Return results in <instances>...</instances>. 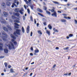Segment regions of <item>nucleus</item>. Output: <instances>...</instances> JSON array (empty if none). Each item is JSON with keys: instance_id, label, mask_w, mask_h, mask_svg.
<instances>
[{"instance_id": "nucleus-1", "label": "nucleus", "mask_w": 77, "mask_h": 77, "mask_svg": "<svg viewBox=\"0 0 77 77\" xmlns=\"http://www.w3.org/2000/svg\"><path fill=\"white\" fill-rule=\"evenodd\" d=\"M10 43L11 44H8V45H6L8 47V49L10 50H12V49H14V50L15 49V48L14 47V45L13 43H12L11 42H10Z\"/></svg>"}, {"instance_id": "nucleus-2", "label": "nucleus", "mask_w": 77, "mask_h": 77, "mask_svg": "<svg viewBox=\"0 0 77 77\" xmlns=\"http://www.w3.org/2000/svg\"><path fill=\"white\" fill-rule=\"evenodd\" d=\"M21 31L20 30V29H17L16 31L15 32H14V36H17V37H18V36L17 35V34L18 35H20L21 33L20 32Z\"/></svg>"}, {"instance_id": "nucleus-3", "label": "nucleus", "mask_w": 77, "mask_h": 77, "mask_svg": "<svg viewBox=\"0 0 77 77\" xmlns=\"http://www.w3.org/2000/svg\"><path fill=\"white\" fill-rule=\"evenodd\" d=\"M0 21L2 24H6V21L2 17L0 19Z\"/></svg>"}, {"instance_id": "nucleus-4", "label": "nucleus", "mask_w": 77, "mask_h": 77, "mask_svg": "<svg viewBox=\"0 0 77 77\" xmlns=\"http://www.w3.org/2000/svg\"><path fill=\"white\" fill-rule=\"evenodd\" d=\"M2 36H3V37L4 38H3V40H5V38H7L8 36H7V35L6 34H5V32H4V33H2Z\"/></svg>"}, {"instance_id": "nucleus-5", "label": "nucleus", "mask_w": 77, "mask_h": 77, "mask_svg": "<svg viewBox=\"0 0 77 77\" xmlns=\"http://www.w3.org/2000/svg\"><path fill=\"white\" fill-rule=\"evenodd\" d=\"M3 44L2 43H0V51L3 50Z\"/></svg>"}, {"instance_id": "nucleus-6", "label": "nucleus", "mask_w": 77, "mask_h": 77, "mask_svg": "<svg viewBox=\"0 0 77 77\" xmlns=\"http://www.w3.org/2000/svg\"><path fill=\"white\" fill-rule=\"evenodd\" d=\"M35 53H34L35 55H36V53H38L39 52V51L38 49L36 48V50L34 51Z\"/></svg>"}, {"instance_id": "nucleus-7", "label": "nucleus", "mask_w": 77, "mask_h": 77, "mask_svg": "<svg viewBox=\"0 0 77 77\" xmlns=\"http://www.w3.org/2000/svg\"><path fill=\"white\" fill-rule=\"evenodd\" d=\"M14 25H15L14 26V27L16 28V29H18V28H19V27H18V26H20L19 25H18V24H17V23H14Z\"/></svg>"}, {"instance_id": "nucleus-8", "label": "nucleus", "mask_w": 77, "mask_h": 77, "mask_svg": "<svg viewBox=\"0 0 77 77\" xmlns=\"http://www.w3.org/2000/svg\"><path fill=\"white\" fill-rule=\"evenodd\" d=\"M52 16H54L55 17H57V13L56 11L54 12L53 14H51Z\"/></svg>"}, {"instance_id": "nucleus-9", "label": "nucleus", "mask_w": 77, "mask_h": 77, "mask_svg": "<svg viewBox=\"0 0 77 77\" xmlns=\"http://www.w3.org/2000/svg\"><path fill=\"white\" fill-rule=\"evenodd\" d=\"M29 30L30 27H29V26H28L26 28V33H29Z\"/></svg>"}, {"instance_id": "nucleus-10", "label": "nucleus", "mask_w": 77, "mask_h": 77, "mask_svg": "<svg viewBox=\"0 0 77 77\" xmlns=\"http://www.w3.org/2000/svg\"><path fill=\"white\" fill-rule=\"evenodd\" d=\"M24 11V9H23V8H22L21 9V10H19V12L22 15H23V11Z\"/></svg>"}, {"instance_id": "nucleus-11", "label": "nucleus", "mask_w": 77, "mask_h": 77, "mask_svg": "<svg viewBox=\"0 0 77 77\" xmlns=\"http://www.w3.org/2000/svg\"><path fill=\"white\" fill-rule=\"evenodd\" d=\"M13 14L14 15H16V16H17V17H19L20 16V14L19 13H13Z\"/></svg>"}, {"instance_id": "nucleus-12", "label": "nucleus", "mask_w": 77, "mask_h": 77, "mask_svg": "<svg viewBox=\"0 0 77 77\" xmlns=\"http://www.w3.org/2000/svg\"><path fill=\"white\" fill-rule=\"evenodd\" d=\"M37 11H38V12H41V13H42V12H43V11H42V10L39 8H38L37 9Z\"/></svg>"}, {"instance_id": "nucleus-13", "label": "nucleus", "mask_w": 77, "mask_h": 77, "mask_svg": "<svg viewBox=\"0 0 77 77\" xmlns=\"http://www.w3.org/2000/svg\"><path fill=\"white\" fill-rule=\"evenodd\" d=\"M5 53H8V50L7 49H5L4 50Z\"/></svg>"}, {"instance_id": "nucleus-14", "label": "nucleus", "mask_w": 77, "mask_h": 77, "mask_svg": "<svg viewBox=\"0 0 77 77\" xmlns=\"http://www.w3.org/2000/svg\"><path fill=\"white\" fill-rule=\"evenodd\" d=\"M14 6H15L16 8L17 7V5H16L14 3H12V5L11 6L12 8H14Z\"/></svg>"}, {"instance_id": "nucleus-15", "label": "nucleus", "mask_w": 77, "mask_h": 77, "mask_svg": "<svg viewBox=\"0 0 77 77\" xmlns=\"http://www.w3.org/2000/svg\"><path fill=\"white\" fill-rule=\"evenodd\" d=\"M3 29L4 30H5V32H8V28L6 27H4L3 28Z\"/></svg>"}, {"instance_id": "nucleus-16", "label": "nucleus", "mask_w": 77, "mask_h": 77, "mask_svg": "<svg viewBox=\"0 0 77 77\" xmlns=\"http://www.w3.org/2000/svg\"><path fill=\"white\" fill-rule=\"evenodd\" d=\"M11 38H12L14 39H16V37H15V36H14V35L11 34Z\"/></svg>"}, {"instance_id": "nucleus-17", "label": "nucleus", "mask_w": 77, "mask_h": 77, "mask_svg": "<svg viewBox=\"0 0 77 77\" xmlns=\"http://www.w3.org/2000/svg\"><path fill=\"white\" fill-rule=\"evenodd\" d=\"M3 14L5 15V17H7V16H8V13L6 12H3Z\"/></svg>"}, {"instance_id": "nucleus-18", "label": "nucleus", "mask_w": 77, "mask_h": 77, "mask_svg": "<svg viewBox=\"0 0 77 77\" xmlns=\"http://www.w3.org/2000/svg\"><path fill=\"white\" fill-rule=\"evenodd\" d=\"M14 11L16 12H19V8H15L14 10Z\"/></svg>"}, {"instance_id": "nucleus-19", "label": "nucleus", "mask_w": 77, "mask_h": 77, "mask_svg": "<svg viewBox=\"0 0 77 77\" xmlns=\"http://www.w3.org/2000/svg\"><path fill=\"white\" fill-rule=\"evenodd\" d=\"M61 21L63 23H66V20L63 19H61Z\"/></svg>"}, {"instance_id": "nucleus-20", "label": "nucleus", "mask_w": 77, "mask_h": 77, "mask_svg": "<svg viewBox=\"0 0 77 77\" xmlns=\"http://www.w3.org/2000/svg\"><path fill=\"white\" fill-rule=\"evenodd\" d=\"M48 27L49 28V29L50 30H51V29H52V26H51V25H50L49 24L48 26Z\"/></svg>"}, {"instance_id": "nucleus-21", "label": "nucleus", "mask_w": 77, "mask_h": 77, "mask_svg": "<svg viewBox=\"0 0 77 77\" xmlns=\"http://www.w3.org/2000/svg\"><path fill=\"white\" fill-rule=\"evenodd\" d=\"M53 30L54 32H59V31L57 29H56L55 28H54Z\"/></svg>"}, {"instance_id": "nucleus-22", "label": "nucleus", "mask_w": 77, "mask_h": 77, "mask_svg": "<svg viewBox=\"0 0 77 77\" xmlns=\"http://www.w3.org/2000/svg\"><path fill=\"white\" fill-rule=\"evenodd\" d=\"M52 2L55 4H57V5H59V3L57 2L56 1H52Z\"/></svg>"}, {"instance_id": "nucleus-23", "label": "nucleus", "mask_w": 77, "mask_h": 77, "mask_svg": "<svg viewBox=\"0 0 77 77\" xmlns=\"http://www.w3.org/2000/svg\"><path fill=\"white\" fill-rule=\"evenodd\" d=\"M22 30L23 33H24L25 32V31L24 30V27H22Z\"/></svg>"}, {"instance_id": "nucleus-24", "label": "nucleus", "mask_w": 77, "mask_h": 77, "mask_svg": "<svg viewBox=\"0 0 77 77\" xmlns=\"http://www.w3.org/2000/svg\"><path fill=\"white\" fill-rule=\"evenodd\" d=\"M4 65L5 66V68H6L7 66H8V63H7L5 62L4 63Z\"/></svg>"}, {"instance_id": "nucleus-25", "label": "nucleus", "mask_w": 77, "mask_h": 77, "mask_svg": "<svg viewBox=\"0 0 77 77\" xmlns=\"http://www.w3.org/2000/svg\"><path fill=\"white\" fill-rule=\"evenodd\" d=\"M46 12L47 14L48 15H51V13L50 11H46Z\"/></svg>"}, {"instance_id": "nucleus-26", "label": "nucleus", "mask_w": 77, "mask_h": 77, "mask_svg": "<svg viewBox=\"0 0 77 77\" xmlns=\"http://www.w3.org/2000/svg\"><path fill=\"white\" fill-rule=\"evenodd\" d=\"M2 6H3L4 8H5V6H6V5H5V3H2Z\"/></svg>"}, {"instance_id": "nucleus-27", "label": "nucleus", "mask_w": 77, "mask_h": 77, "mask_svg": "<svg viewBox=\"0 0 77 77\" xmlns=\"http://www.w3.org/2000/svg\"><path fill=\"white\" fill-rule=\"evenodd\" d=\"M6 4L7 6H9V5L11 4V3L10 2H7L6 3Z\"/></svg>"}, {"instance_id": "nucleus-28", "label": "nucleus", "mask_w": 77, "mask_h": 77, "mask_svg": "<svg viewBox=\"0 0 77 77\" xmlns=\"http://www.w3.org/2000/svg\"><path fill=\"white\" fill-rule=\"evenodd\" d=\"M14 23H20V21H18L17 20H14Z\"/></svg>"}, {"instance_id": "nucleus-29", "label": "nucleus", "mask_w": 77, "mask_h": 77, "mask_svg": "<svg viewBox=\"0 0 77 77\" xmlns=\"http://www.w3.org/2000/svg\"><path fill=\"white\" fill-rule=\"evenodd\" d=\"M38 15H40V16H41V17H44V15L42 14H41L40 13H38Z\"/></svg>"}, {"instance_id": "nucleus-30", "label": "nucleus", "mask_w": 77, "mask_h": 77, "mask_svg": "<svg viewBox=\"0 0 77 77\" xmlns=\"http://www.w3.org/2000/svg\"><path fill=\"white\" fill-rule=\"evenodd\" d=\"M46 33L48 35H50V32L49 31H48V30L46 31Z\"/></svg>"}, {"instance_id": "nucleus-31", "label": "nucleus", "mask_w": 77, "mask_h": 77, "mask_svg": "<svg viewBox=\"0 0 77 77\" xmlns=\"http://www.w3.org/2000/svg\"><path fill=\"white\" fill-rule=\"evenodd\" d=\"M38 32L39 34H40V35H42V32L41 31H38Z\"/></svg>"}, {"instance_id": "nucleus-32", "label": "nucleus", "mask_w": 77, "mask_h": 77, "mask_svg": "<svg viewBox=\"0 0 77 77\" xmlns=\"http://www.w3.org/2000/svg\"><path fill=\"white\" fill-rule=\"evenodd\" d=\"M68 49H69V47H67L66 48H64V50H68Z\"/></svg>"}, {"instance_id": "nucleus-33", "label": "nucleus", "mask_w": 77, "mask_h": 77, "mask_svg": "<svg viewBox=\"0 0 77 77\" xmlns=\"http://www.w3.org/2000/svg\"><path fill=\"white\" fill-rule=\"evenodd\" d=\"M30 20L31 21H33V17H32V16L30 17Z\"/></svg>"}, {"instance_id": "nucleus-34", "label": "nucleus", "mask_w": 77, "mask_h": 77, "mask_svg": "<svg viewBox=\"0 0 77 77\" xmlns=\"http://www.w3.org/2000/svg\"><path fill=\"white\" fill-rule=\"evenodd\" d=\"M10 71L11 72H14V70L12 69H10Z\"/></svg>"}, {"instance_id": "nucleus-35", "label": "nucleus", "mask_w": 77, "mask_h": 77, "mask_svg": "<svg viewBox=\"0 0 77 77\" xmlns=\"http://www.w3.org/2000/svg\"><path fill=\"white\" fill-rule=\"evenodd\" d=\"M73 35L72 34H70L69 35V37L70 38H71V37H72V36H73Z\"/></svg>"}, {"instance_id": "nucleus-36", "label": "nucleus", "mask_w": 77, "mask_h": 77, "mask_svg": "<svg viewBox=\"0 0 77 77\" xmlns=\"http://www.w3.org/2000/svg\"><path fill=\"white\" fill-rule=\"evenodd\" d=\"M30 7L32 10H33V7H34V6L33 5L30 6Z\"/></svg>"}, {"instance_id": "nucleus-37", "label": "nucleus", "mask_w": 77, "mask_h": 77, "mask_svg": "<svg viewBox=\"0 0 77 77\" xmlns=\"http://www.w3.org/2000/svg\"><path fill=\"white\" fill-rule=\"evenodd\" d=\"M7 27H8L9 30H12V28H11V27L9 26H7Z\"/></svg>"}, {"instance_id": "nucleus-38", "label": "nucleus", "mask_w": 77, "mask_h": 77, "mask_svg": "<svg viewBox=\"0 0 77 77\" xmlns=\"http://www.w3.org/2000/svg\"><path fill=\"white\" fill-rule=\"evenodd\" d=\"M24 1L26 2V4H28L29 3V2L27 1V0H24Z\"/></svg>"}, {"instance_id": "nucleus-39", "label": "nucleus", "mask_w": 77, "mask_h": 77, "mask_svg": "<svg viewBox=\"0 0 77 77\" xmlns=\"http://www.w3.org/2000/svg\"><path fill=\"white\" fill-rule=\"evenodd\" d=\"M27 12L29 14H30V10L29 9H27Z\"/></svg>"}, {"instance_id": "nucleus-40", "label": "nucleus", "mask_w": 77, "mask_h": 77, "mask_svg": "<svg viewBox=\"0 0 77 77\" xmlns=\"http://www.w3.org/2000/svg\"><path fill=\"white\" fill-rule=\"evenodd\" d=\"M23 20L24 21L26 20V17L24 16H23Z\"/></svg>"}, {"instance_id": "nucleus-41", "label": "nucleus", "mask_w": 77, "mask_h": 77, "mask_svg": "<svg viewBox=\"0 0 77 77\" xmlns=\"http://www.w3.org/2000/svg\"><path fill=\"white\" fill-rule=\"evenodd\" d=\"M14 45H17V42L16 41L14 42Z\"/></svg>"}, {"instance_id": "nucleus-42", "label": "nucleus", "mask_w": 77, "mask_h": 77, "mask_svg": "<svg viewBox=\"0 0 77 77\" xmlns=\"http://www.w3.org/2000/svg\"><path fill=\"white\" fill-rule=\"evenodd\" d=\"M4 57H4V56H0V59H3V58H4Z\"/></svg>"}, {"instance_id": "nucleus-43", "label": "nucleus", "mask_w": 77, "mask_h": 77, "mask_svg": "<svg viewBox=\"0 0 77 77\" xmlns=\"http://www.w3.org/2000/svg\"><path fill=\"white\" fill-rule=\"evenodd\" d=\"M51 12H54V10L52 9L51 10Z\"/></svg>"}, {"instance_id": "nucleus-44", "label": "nucleus", "mask_w": 77, "mask_h": 77, "mask_svg": "<svg viewBox=\"0 0 77 77\" xmlns=\"http://www.w3.org/2000/svg\"><path fill=\"white\" fill-rule=\"evenodd\" d=\"M56 64H54L52 68H55V67H56Z\"/></svg>"}, {"instance_id": "nucleus-45", "label": "nucleus", "mask_w": 77, "mask_h": 77, "mask_svg": "<svg viewBox=\"0 0 77 77\" xmlns=\"http://www.w3.org/2000/svg\"><path fill=\"white\" fill-rule=\"evenodd\" d=\"M43 24H44V26H46L47 25V24H46V22H44L43 23Z\"/></svg>"}, {"instance_id": "nucleus-46", "label": "nucleus", "mask_w": 77, "mask_h": 77, "mask_svg": "<svg viewBox=\"0 0 77 77\" xmlns=\"http://www.w3.org/2000/svg\"><path fill=\"white\" fill-rule=\"evenodd\" d=\"M30 50L31 51H33V47H31L30 48Z\"/></svg>"}, {"instance_id": "nucleus-47", "label": "nucleus", "mask_w": 77, "mask_h": 77, "mask_svg": "<svg viewBox=\"0 0 77 77\" xmlns=\"http://www.w3.org/2000/svg\"><path fill=\"white\" fill-rule=\"evenodd\" d=\"M44 8H45V11H47V7H46L44 6Z\"/></svg>"}, {"instance_id": "nucleus-48", "label": "nucleus", "mask_w": 77, "mask_h": 77, "mask_svg": "<svg viewBox=\"0 0 77 77\" xmlns=\"http://www.w3.org/2000/svg\"><path fill=\"white\" fill-rule=\"evenodd\" d=\"M34 23L35 24H36V20H35V19H34Z\"/></svg>"}, {"instance_id": "nucleus-49", "label": "nucleus", "mask_w": 77, "mask_h": 77, "mask_svg": "<svg viewBox=\"0 0 77 77\" xmlns=\"http://www.w3.org/2000/svg\"><path fill=\"white\" fill-rule=\"evenodd\" d=\"M8 68H11V66L10 65H8Z\"/></svg>"}, {"instance_id": "nucleus-50", "label": "nucleus", "mask_w": 77, "mask_h": 77, "mask_svg": "<svg viewBox=\"0 0 77 77\" xmlns=\"http://www.w3.org/2000/svg\"><path fill=\"white\" fill-rule=\"evenodd\" d=\"M33 34V33L32 32H31V34H30V36H32V35Z\"/></svg>"}, {"instance_id": "nucleus-51", "label": "nucleus", "mask_w": 77, "mask_h": 77, "mask_svg": "<svg viewBox=\"0 0 77 77\" xmlns=\"http://www.w3.org/2000/svg\"><path fill=\"white\" fill-rule=\"evenodd\" d=\"M30 56H33V53H30Z\"/></svg>"}, {"instance_id": "nucleus-52", "label": "nucleus", "mask_w": 77, "mask_h": 77, "mask_svg": "<svg viewBox=\"0 0 77 77\" xmlns=\"http://www.w3.org/2000/svg\"><path fill=\"white\" fill-rule=\"evenodd\" d=\"M74 21H75V23L77 24V20H75Z\"/></svg>"}, {"instance_id": "nucleus-53", "label": "nucleus", "mask_w": 77, "mask_h": 77, "mask_svg": "<svg viewBox=\"0 0 77 77\" xmlns=\"http://www.w3.org/2000/svg\"><path fill=\"white\" fill-rule=\"evenodd\" d=\"M9 21L10 22H11V23H12V20L11 19H10L9 20Z\"/></svg>"}, {"instance_id": "nucleus-54", "label": "nucleus", "mask_w": 77, "mask_h": 77, "mask_svg": "<svg viewBox=\"0 0 77 77\" xmlns=\"http://www.w3.org/2000/svg\"><path fill=\"white\" fill-rule=\"evenodd\" d=\"M14 3H17V0H15L14 1Z\"/></svg>"}, {"instance_id": "nucleus-55", "label": "nucleus", "mask_w": 77, "mask_h": 77, "mask_svg": "<svg viewBox=\"0 0 77 77\" xmlns=\"http://www.w3.org/2000/svg\"><path fill=\"white\" fill-rule=\"evenodd\" d=\"M58 13H60V14H61V13H62V12H61V11H58Z\"/></svg>"}, {"instance_id": "nucleus-56", "label": "nucleus", "mask_w": 77, "mask_h": 77, "mask_svg": "<svg viewBox=\"0 0 77 77\" xmlns=\"http://www.w3.org/2000/svg\"><path fill=\"white\" fill-rule=\"evenodd\" d=\"M55 49H56V50H59V47H57Z\"/></svg>"}, {"instance_id": "nucleus-57", "label": "nucleus", "mask_w": 77, "mask_h": 77, "mask_svg": "<svg viewBox=\"0 0 77 77\" xmlns=\"http://www.w3.org/2000/svg\"><path fill=\"white\" fill-rule=\"evenodd\" d=\"M14 41H15V40L14 39H12V40H11V41L12 42H14Z\"/></svg>"}, {"instance_id": "nucleus-58", "label": "nucleus", "mask_w": 77, "mask_h": 77, "mask_svg": "<svg viewBox=\"0 0 77 77\" xmlns=\"http://www.w3.org/2000/svg\"><path fill=\"white\" fill-rule=\"evenodd\" d=\"M39 23H37V27H38V26H39Z\"/></svg>"}, {"instance_id": "nucleus-59", "label": "nucleus", "mask_w": 77, "mask_h": 77, "mask_svg": "<svg viewBox=\"0 0 77 77\" xmlns=\"http://www.w3.org/2000/svg\"><path fill=\"white\" fill-rule=\"evenodd\" d=\"M64 75H66V76L68 75V74L67 73H66L64 74Z\"/></svg>"}, {"instance_id": "nucleus-60", "label": "nucleus", "mask_w": 77, "mask_h": 77, "mask_svg": "<svg viewBox=\"0 0 77 77\" xmlns=\"http://www.w3.org/2000/svg\"><path fill=\"white\" fill-rule=\"evenodd\" d=\"M32 74H33V73H31L30 74V76L31 77L32 76Z\"/></svg>"}, {"instance_id": "nucleus-61", "label": "nucleus", "mask_w": 77, "mask_h": 77, "mask_svg": "<svg viewBox=\"0 0 77 77\" xmlns=\"http://www.w3.org/2000/svg\"><path fill=\"white\" fill-rule=\"evenodd\" d=\"M17 5H19V2H17Z\"/></svg>"}, {"instance_id": "nucleus-62", "label": "nucleus", "mask_w": 77, "mask_h": 77, "mask_svg": "<svg viewBox=\"0 0 77 77\" xmlns=\"http://www.w3.org/2000/svg\"><path fill=\"white\" fill-rule=\"evenodd\" d=\"M67 18L68 19H69V20H70L71 19V17H68Z\"/></svg>"}, {"instance_id": "nucleus-63", "label": "nucleus", "mask_w": 77, "mask_h": 77, "mask_svg": "<svg viewBox=\"0 0 77 77\" xmlns=\"http://www.w3.org/2000/svg\"><path fill=\"white\" fill-rule=\"evenodd\" d=\"M29 69V68L26 67L25 68V70H27Z\"/></svg>"}, {"instance_id": "nucleus-64", "label": "nucleus", "mask_w": 77, "mask_h": 77, "mask_svg": "<svg viewBox=\"0 0 77 77\" xmlns=\"http://www.w3.org/2000/svg\"><path fill=\"white\" fill-rule=\"evenodd\" d=\"M4 72H6V69H5L4 70Z\"/></svg>"}]
</instances>
